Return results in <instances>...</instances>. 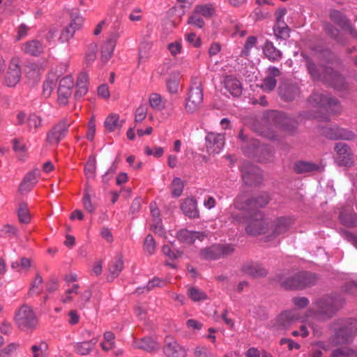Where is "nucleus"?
Instances as JSON below:
<instances>
[{
	"instance_id": "obj_1",
	"label": "nucleus",
	"mask_w": 357,
	"mask_h": 357,
	"mask_svg": "<svg viewBox=\"0 0 357 357\" xmlns=\"http://www.w3.org/2000/svg\"><path fill=\"white\" fill-rule=\"evenodd\" d=\"M252 203L243 197H237L233 204L234 211L230 213V221L234 225L245 224V231L250 236L265 234L268 222L261 211H250Z\"/></svg>"
},
{
	"instance_id": "obj_2",
	"label": "nucleus",
	"mask_w": 357,
	"mask_h": 357,
	"mask_svg": "<svg viewBox=\"0 0 357 357\" xmlns=\"http://www.w3.org/2000/svg\"><path fill=\"white\" fill-rule=\"evenodd\" d=\"M307 71L314 80H321L332 84L335 88H340L344 82L343 77L331 68L315 65L313 61L307 56H304Z\"/></svg>"
},
{
	"instance_id": "obj_3",
	"label": "nucleus",
	"mask_w": 357,
	"mask_h": 357,
	"mask_svg": "<svg viewBox=\"0 0 357 357\" xmlns=\"http://www.w3.org/2000/svg\"><path fill=\"white\" fill-rule=\"evenodd\" d=\"M343 303L344 300L340 296H326L316 303L317 316L321 319H329L342 307Z\"/></svg>"
},
{
	"instance_id": "obj_4",
	"label": "nucleus",
	"mask_w": 357,
	"mask_h": 357,
	"mask_svg": "<svg viewBox=\"0 0 357 357\" xmlns=\"http://www.w3.org/2000/svg\"><path fill=\"white\" fill-rule=\"evenodd\" d=\"M337 332L334 342L336 344H344L351 342L357 333V321L356 319H342L336 321Z\"/></svg>"
},
{
	"instance_id": "obj_5",
	"label": "nucleus",
	"mask_w": 357,
	"mask_h": 357,
	"mask_svg": "<svg viewBox=\"0 0 357 357\" xmlns=\"http://www.w3.org/2000/svg\"><path fill=\"white\" fill-rule=\"evenodd\" d=\"M315 277L308 273L301 272L280 280V286L285 289H300L315 282Z\"/></svg>"
},
{
	"instance_id": "obj_6",
	"label": "nucleus",
	"mask_w": 357,
	"mask_h": 357,
	"mask_svg": "<svg viewBox=\"0 0 357 357\" xmlns=\"http://www.w3.org/2000/svg\"><path fill=\"white\" fill-rule=\"evenodd\" d=\"M14 320L17 327L22 331L33 329L38 324V319L33 309L27 305H23L18 309L15 312Z\"/></svg>"
},
{
	"instance_id": "obj_7",
	"label": "nucleus",
	"mask_w": 357,
	"mask_h": 357,
	"mask_svg": "<svg viewBox=\"0 0 357 357\" xmlns=\"http://www.w3.org/2000/svg\"><path fill=\"white\" fill-rule=\"evenodd\" d=\"M203 89L200 83H194L189 89L185 108L187 112L194 113L199 109L203 102Z\"/></svg>"
},
{
	"instance_id": "obj_8",
	"label": "nucleus",
	"mask_w": 357,
	"mask_h": 357,
	"mask_svg": "<svg viewBox=\"0 0 357 357\" xmlns=\"http://www.w3.org/2000/svg\"><path fill=\"white\" fill-rule=\"evenodd\" d=\"M309 102L313 107H324L329 112L338 111V101L328 94L314 93L309 98Z\"/></svg>"
},
{
	"instance_id": "obj_9",
	"label": "nucleus",
	"mask_w": 357,
	"mask_h": 357,
	"mask_svg": "<svg viewBox=\"0 0 357 357\" xmlns=\"http://www.w3.org/2000/svg\"><path fill=\"white\" fill-rule=\"evenodd\" d=\"M234 248L230 245H213L209 248L202 249L200 255L202 259L214 260L222 257L229 255L234 252Z\"/></svg>"
},
{
	"instance_id": "obj_10",
	"label": "nucleus",
	"mask_w": 357,
	"mask_h": 357,
	"mask_svg": "<svg viewBox=\"0 0 357 357\" xmlns=\"http://www.w3.org/2000/svg\"><path fill=\"white\" fill-rule=\"evenodd\" d=\"M321 134L330 139L353 140L356 135L351 130L338 126H325L321 128Z\"/></svg>"
},
{
	"instance_id": "obj_11",
	"label": "nucleus",
	"mask_w": 357,
	"mask_h": 357,
	"mask_svg": "<svg viewBox=\"0 0 357 357\" xmlns=\"http://www.w3.org/2000/svg\"><path fill=\"white\" fill-rule=\"evenodd\" d=\"M293 221L289 218L280 217L275 219L270 227V234L266 236L267 241H273L284 234L291 225Z\"/></svg>"
},
{
	"instance_id": "obj_12",
	"label": "nucleus",
	"mask_w": 357,
	"mask_h": 357,
	"mask_svg": "<svg viewBox=\"0 0 357 357\" xmlns=\"http://www.w3.org/2000/svg\"><path fill=\"white\" fill-rule=\"evenodd\" d=\"M69 126L67 120L62 119L47 133V142L50 144H57L66 135Z\"/></svg>"
},
{
	"instance_id": "obj_13",
	"label": "nucleus",
	"mask_w": 357,
	"mask_h": 357,
	"mask_svg": "<svg viewBox=\"0 0 357 357\" xmlns=\"http://www.w3.org/2000/svg\"><path fill=\"white\" fill-rule=\"evenodd\" d=\"M242 178L247 185H256L263 179L261 170L252 165H244L242 167Z\"/></svg>"
},
{
	"instance_id": "obj_14",
	"label": "nucleus",
	"mask_w": 357,
	"mask_h": 357,
	"mask_svg": "<svg viewBox=\"0 0 357 357\" xmlns=\"http://www.w3.org/2000/svg\"><path fill=\"white\" fill-rule=\"evenodd\" d=\"M274 123L276 128L292 135L297 130V121L284 113H277L274 116Z\"/></svg>"
},
{
	"instance_id": "obj_15",
	"label": "nucleus",
	"mask_w": 357,
	"mask_h": 357,
	"mask_svg": "<svg viewBox=\"0 0 357 357\" xmlns=\"http://www.w3.org/2000/svg\"><path fill=\"white\" fill-rule=\"evenodd\" d=\"M20 62L18 58H13L9 63L4 79L6 84L9 87L15 86L20 80L21 68Z\"/></svg>"
},
{
	"instance_id": "obj_16",
	"label": "nucleus",
	"mask_w": 357,
	"mask_h": 357,
	"mask_svg": "<svg viewBox=\"0 0 357 357\" xmlns=\"http://www.w3.org/2000/svg\"><path fill=\"white\" fill-rule=\"evenodd\" d=\"M335 150L337 153L336 162L340 166H351L353 164V154L350 147L342 142L335 144Z\"/></svg>"
},
{
	"instance_id": "obj_17",
	"label": "nucleus",
	"mask_w": 357,
	"mask_h": 357,
	"mask_svg": "<svg viewBox=\"0 0 357 357\" xmlns=\"http://www.w3.org/2000/svg\"><path fill=\"white\" fill-rule=\"evenodd\" d=\"M224 144V136L221 134L211 132L206 137V148L209 154L219 153Z\"/></svg>"
},
{
	"instance_id": "obj_18",
	"label": "nucleus",
	"mask_w": 357,
	"mask_h": 357,
	"mask_svg": "<svg viewBox=\"0 0 357 357\" xmlns=\"http://www.w3.org/2000/svg\"><path fill=\"white\" fill-rule=\"evenodd\" d=\"M119 36L120 34L118 31L112 32L103 43L100 50V56L102 61L107 62L112 57L116 40L119 38Z\"/></svg>"
},
{
	"instance_id": "obj_19",
	"label": "nucleus",
	"mask_w": 357,
	"mask_h": 357,
	"mask_svg": "<svg viewBox=\"0 0 357 357\" xmlns=\"http://www.w3.org/2000/svg\"><path fill=\"white\" fill-rule=\"evenodd\" d=\"M281 75V71L279 68L275 66H270L267 69V75L263 79L261 84V89L266 91H272L276 86L277 80L275 77Z\"/></svg>"
},
{
	"instance_id": "obj_20",
	"label": "nucleus",
	"mask_w": 357,
	"mask_h": 357,
	"mask_svg": "<svg viewBox=\"0 0 357 357\" xmlns=\"http://www.w3.org/2000/svg\"><path fill=\"white\" fill-rule=\"evenodd\" d=\"M166 346L164 349L167 357H185L186 352L176 341L171 337L165 339Z\"/></svg>"
},
{
	"instance_id": "obj_21",
	"label": "nucleus",
	"mask_w": 357,
	"mask_h": 357,
	"mask_svg": "<svg viewBox=\"0 0 357 357\" xmlns=\"http://www.w3.org/2000/svg\"><path fill=\"white\" fill-rule=\"evenodd\" d=\"M297 319L298 317L294 312L285 311L277 317L274 327L277 330H284L289 327Z\"/></svg>"
},
{
	"instance_id": "obj_22",
	"label": "nucleus",
	"mask_w": 357,
	"mask_h": 357,
	"mask_svg": "<svg viewBox=\"0 0 357 357\" xmlns=\"http://www.w3.org/2000/svg\"><path fill=\"white\" fill-rule=\"evenodd\" d=\"M223 83L225 88L234 97H239L242 94L243 88L241 83L234 76H226Z\"/></svg>"
},
{
	"instance_id": "obj_23",
	"label": "nucleus",
	"mask_w": 357,
	"mask_h": 357,
	"mask_svg": "<svg viewBox=\"0 0 357 357\" xmlns=\"http://www.w3.org/2000/svg\"><path fill=\"white\" fill-rule=\"evenodd\" d=\"M299 94V89L295 84H282L279 86V95L285 101H292Z\"/></svg>"
},
{
	"instance_id": "obj_24",
	"label": "nucleus",
	"mask_w": 357,
	"mask_h": 357,
	"mask_svg": "<svg viewBox=\"0 0 357 357\" xmlns=\"http://www.w3.org/2000/svg\"><path fill=\"white\" fill-rule=\"evenodd\" d=\"M22 50L26 54L38 56L44 51V45L38 40H31L22 45Z\"/></svg>"
},
{
	"instance_id": "obj_25",
	"label": "nucleus",
	"mask_w": 357,
	"mask_h": 357,
	"mask_svg": "<svg viewBox=\"0 0 357 357\" xmlns=\"http://www.w3.org/2000/svg\"><path fill=\"white\" fill-rule=\"evenodd\" d=\"M123 259L121 254H117L114 259L110 262L109 266L108 280H113L119 276L123 268Z\"/></svg>"
},
{
	"instance_id": "obj_26",
	"label": "nucleus",
	"mask_w": 357,
	"mask_h": 357,
	"mask_svg": "<svg viewBox=\"0 0 357 357\" xmlns=\"http://www.w3.org/2000/svg\"><path fill=\"white\" fill-rule=\"evenodd\" d=\"M206 235L203 232L191 231L187 229H181L177 233L178 239L186 244H191L196 239L203 240Z\"/></svg>"
},
{
	"instance_id": "obj_27",
	"label": "nucleus",
	"mask_w": 357,
	"mask_h": 357,
	"mask_svg": "<svg viewBox=\"0 0 357 357\" xmlns=\"http://www.w3.org/2000/svg\"><path fill=\"white\" fill-rule=\"evenodd\" d=\"M262 50L266 57L272 62L278 61L282 57V52L277 49L271 41L266 40Z\"/></svg>"
},
{
	"instance_id": "obj_28",
	"label": "nucleus",
	"mask_w": 357,
	"mask_h": 357,
	"mask_svg": "<svg viewBox=\"0 0 357 357\" xmlns=\"http://www.w3.org/2000/svg\"><path fill=\"white\" fill-rule=\"evenodd\" d=\"M242 269L245 273L253 278L265 277L268 274V271L263 266L257 263L246 264Z\"/></svg>"
},
{
	"instance_id": "obj_29",
	"label": "nucleus",
	"mask_w": 357,
	"mask_h": 357,
	"mask_svg": "<svg viewBox=\"0 0 357 357\" xmlns=\"http://www.w3.org/2000/svg\"><path fill=\"white\" fill-rule=\"evenodd\" d=\"M38 177V174L35 171L26 174L22 182L20 185L19 191L21 193H26L30 191L37 183Z\"/></svg>"
},
{
	"instance_id": "obj_30",
	"label": "nucleus",
	"mask_w": 357,
	"mask_h": 357,
	"mask_svg": "<svg viewBox=\"0 0 357 357\" xmlns=\"http://www.w3.org/2000/svg\"><path fill=\"white\" fill-rule=\"evenodd\" d=\"M237 197H243L246 201L252 203L250 204V211H257L255 208H262L268 204L269 202V197L267 194L264 193L256 197H248L244 194L239 195Z\"/></svg>"
},
{
	"instance_id": "obj_31",
	"label": "nucleus",
	"mask_w": 357,
	"mask_h": 357,
	"mask_svg": "<svg viewBox=\"0 0 357 357\" xmlns=\"http://www.w3.org/2000/svg\"><path fill=\"white\" fill-rule=\"evenodd\" d=\"M183 212L190 218H197L199 212L197 208V202L192 197L186 198L181 205Z\"/></svg>"
},
{
	"instance_id": "obj_32",
	"label": "nucleus",
	"mask_w": 357,
	"mask_h": 357,
	"mask_svg": "<svg viewBox=\"0 0 357 357\" xmlns=\"http://www.w3.org/2000/svg\"><path fill=\"white\" fill-rule=\"evenodd\" d=\"M88 82H89V75L86 73H81L77 80L76 84V91L75 93V96L78 98H82L84 96L88 91Z\"/></svg>"
},
{
	"instance_id": "obj_33",
	"label": "nucleus",
	"mask_w": 357,
	"mask_h": 357,
	"mask_svg": "<svg viewBox=\"0 0 357 357\" xmlns=\"http://www.w3.org/2000/svg\"><path fill=\"white\" fill-rule=\"evenodd\" d=\"M330 17L334 22H335L342 28L347 27L351 35L354 36H356V31L353 29L351 26L349 24L348 20L342 15V14L339 10H331L330 12Z\"/></svg>"
},
{
	"instance_id": "obj_34",
	"label": "nucleus",
	"mask_w": 357,
	"mask_h": 357,
	"mask_svg": "<svg viewBox=\"0 0 357 357\" xmlns=\"http://www.w3.org/2000/svg\"><path fill=\"white\" fill-rule=\"evenodd\" d=\"M320 166L316 163L307 161H298L294 167V172L297 174H305L311 172L319 171Z\"/></svg>"
},
{
	"instance_id": "obj_35",
	"label": "nucleus",
	"mask_w": 357,
	"mask_h": 357,
	"mask_svg": "<svg viewBox=\"0 0 357 357\" xmlns=\"http://www.w3.org/2000/svg\"><path fill=\"white\" fill-rule=\"evenodd\" d=\"M134 347L151 352L158 349L156 341L150 337H145L134 342Z\"/></svg>"
},
{
	"instance_id": "obj_36",
	"label": "nucleus",
	"mask_w": 357,
	"mask_h": 357,
	"mask_svg": "<svg viewBox=\"0 0 357 357\" xmlns=\"http://www.w3.org/2000/svg\"><path fill=\"white\" fill-rule=\"evenodd\" d=\"M152 43L149 41H142L139 47L138 51V64L146 62L151 56V50Z\"/></svg>"
},
{
	"instance_id": "obj_37",
	"label": "nucleus",
	"mask_w": 357,
	"mask_h": 357,
	"mask_svg": "<svg viewBox=\"0 0 357 357\" xmlns=\"http://www.w3.org/2000/svg\"><path fill=\"white\" fill-rule=\"evenodd\" d=\"M123 121L119 120V115L112 114L109 115L105 121V126L109 132L120 129L123 126Z\"/></svg>"
},
{
	"instance_id": "obj_38",
	"label": "nucleus",
	"mask_w": 357,
	"mask_h": 357,
	"mask_svg": "<svg viewBox=\"0 0 357 357\" xmlns=\"http://www.w3.org/2000/svg\"><path fill=\"white\" fill-rule=\"evenodd\" d=\"M98 342V338L93 337L89 341H84L77 343L75 346L76 351L81 355H86L89 354L91 349Z\"/></svg>"
},
{
	"instance_id": "obj_39",
	"label": "nucleus",
	"mask_w": 357,
	"mask_h": 357,
	"mask_svg": "<svg viewBox=\"0 0 357 357\" xmlns=\"http://www.w3.org/2000/svg\"><path fill=\"white\" fill-rule=\"evenodd\" d=\"M341 223L348 227L357 225V214L354 212H341L339 215Z\"/></svg>"
},
{
	"instance_id": "obj_40",
	"label": "nucleus",
	"mask_w": 357,
	"mask_h": 357,
	"mask_svg": "<svg viewBox=\"0 0 357 357\" xmlns=\"http://www.w3.org/2000/svg\"><path fill=\"white\" fill-rule=\"evenodd\" d=\"M273 33L277 39L286 40L289 37L290 28L286 23H275Z\"/></svg>"
},
{
	"instance_id": "obj_41",
	"label": "nucleus",
	"mask_w": 357,
	"mask_h": 357,
	"mask_svg": "<svg viewBox=\"0 0 357 357\" xmlns=\"http://www.w3.org/2000/svg\"><path fill=\"white\" fill-rule=\"evenodd\" d=\"M194 10L205 18L211 17L215 13V8L213 4H199L195 6Z\"/></svg>"
},
{
	"instance_id": "obj_42",
	"label": "nucleus",
	"mask_w": 357,
	"mask_h": 357,
	"mask_svg": "<svg viewBox=\"0 0 357 357\" xmlns=\"http://www.w3.org/2000/svg\"><path fill=\"white\" fill-rule=\"evenodd\" d=\"M187 293L189 298L194 302H199L208 298L207 294L204 291L195 287H189Z\"/></svg>"
},
{
	"instance_id": "obj_43",
	"label": "nucleus",
	"mask_w": 357,
	"mask_h": 357,
	"mask_svg": "<svg viewBox=\"0 0 357 357\" xmlns=\"http://www.w3.org/2000/svg\"><path fill=\"white\" fill-rule=\"evenodd\" d=\"M54 72L50 73L48 75V78L43 84V96L45 98L50 97L51 93L56 84V76L54 75Z\"/></svg>"
},
{
	"instance_id": "obj_44",
	"label": "nucleus",
	"mask_w": 357,
	"mask_h": 357,
	"mask_svg": "<svg viewBox=\"0 0 357 357\" xmlns=\"http://www.w3.org/2000/svg\"><path fill=\"white\" fill-rule=\"evenodd\" d=\"M17 216L21 223L27 224L30 222V213L26 203L22 202L20 204L17 209Z\"/></svg>"
},
{
	"instance_id": "obj_45",
	"label": "nucleus",
	"mask_w": 357,
	"mask_h": 357,
	"mask_svg": "<svg viewBox=\"0 0 357 357\" xmlns=\"http://www.w3.org/2000/svg\"><path fill=\"white\" fill-rule=\"evenodd\" d=\"M165 284L166 282L164 280L155 277L149 281L146 286L138 288L137 291H139V293H144L145 291H149L155 287H163Z\"/></svg>"
},
{
	"instance_id": "obj_46",
	"label": "nucleus",
	"mask_w": 357,
	"mask_h": 357,
	"mask_svg": "<svg viewBox=\"0 0 357 357\" xmlns=\"http://www.w3.org/2000/svg\"><path fill=\"white\" fill-rule=\"evenodd\" d=\"M26 123L30 131L36 132L42 126V119L36 114H31L26 119Z\"/></svg>"
},
{
	"instance_id": "obj_47",
	"label": "nucleus",
	"mask_w": 357,
	"mask_h": 357,
	"mask_svg": "<svg viewBox=\"0 0 357 357\" xmlns=\"http://www.w3.org/2000/svg\"><path fill=\"white\" fill-rule=\"evenodd\" d=\"M155 248L156 245L153 237L151 234L147 235L144 241V251L148 255H151L155 252Z\"/></svg>"
},
{
	"instance_id": "obj_48",
	"label": "nucleus",
	"mask_w": 357,
	"mask_h": 357,
	"mask_svg": "<svg viewBox=\"0 0 357 357\" xmlns=\"http://www.w3.org/2000/svg\"><path fill=\"white\" fill-rule=\"evenodd\" d=\"M184 188L183 181L178 177H175L172 183V192L176 197H180L182 195Z\"/></svg>"
},
{
	"instance_id": "obj_49",
	"label": "nucleus",
	"mask_w": 357,
	"mask_h": 357,
	"mask_svg": "<svg viewBox=\"0 0 357 357\" xmlns=\"http://www.w3.org/2000/svg\"><path fill=\"white\" fill-rule=\"evenodd\" d=\"M327 348L323 342H317L312 345V349L308 354V357H321L323 350Z\"/></svg>"
},
{
	"instance_id": "obj_50",
	"label": "nucleus",
	"mask_w": 357,
	"mask_h": 357,
	"mask_svg": "<svg viewBox=\"0 0 357 357\" xmlns=\"http://www.w3.org/2000/svg\"><path fill=\"white\" fill-rule=\"evenodd\" d=\"M151 107L155 110H162L165 107L162 97L158 93H153L149 97Z\"/></svg>"
},
{
	"instance_id": "obj_51",
	"label": "nucleus",
	"mask_w": 357,
	"mask_h": 357,
	"mask_svg": "<svg viewBox=\"0 0 357 357\" xmlns=\"http://www.w3.org/2000/svg\"><path fill=\"white\" fill-rule=\"evenodd\" d=\"M96 160L95 157L90 156L84 168V172L88 178H94L96 176Z\"/></svg>"
},
{
	"instance_id": "obj_52",
	"label": "nucleus",
	"mask_w": 357,
	"mask_h": 357,
	"mask_svg": "<svg viewBox=\"0 0 357 357\" xmlns=\"http://www.w3.org/2000/svg\"><path fill=\"white\" fill-rule=\"evenodd\" d=\"M187 22L188 24L193 25L199 29L203 28L205 25V22L204 20L200 17V15L196 13L194 10L191 15L189 16Z\"/></svg>"
},
{
	"instance_id": "obj_53",
	"label": "nucleus",
	"mask_w": 357,
	"mask_h": 357,
	"mask_svg": "<svg viewBox=\"0 0 357 357\" xmlns=\"http://www.w3.org/2000/svg\"><path fill=\"white\" fill-rule=\"evenodd\" d=\"M82 203L84 208L90 213H94L96 210L95 205L92 203L91 196L89 193L88 188H85L84 196L82 198Z\"/></svg>"
},
{
	"instance_id": "obj_54",
	"label": "nucleus",
	"mask_w": 357,
	"mask_h": 357,
	"mask_svg": "<svg viewBox=\"0 0 357 357\" xmlns=\"http://www.w3.org/2000/svg\"><path fill=\"white\" fill-rule=\"evenodd\" d=\"M354 351L355 350L347 347H340L333 351L331 357H351Z\"/></svg>"
},
{
	"instance_id": "obj_55",
	"label": "nucleus",
	"mask_w": 357,
	"mask_h": 357,
	"mask_svg": "<svg viewBox=\"0 0 357 357\" xmlns=\"http://www.w3.org/2000/svg\"><path fill=\"white\" fill-rule=\"evenodd\" d=\"M98 50V45L91 43L89 45L87 51L86 52V61L87 63L93 62L96 59V53Z\"/></svg>"
},
{
	"instance_id": "obj_56",
	"label": "nucleus",
	"mask_w": 357,
	"mask_h": 357,
	"mask_svg": "<svg viewBox=\"0 0 357 357\" xmlns=\"http://www.w3.org/2000/svg\"><path fill=\"white\" fill-rule=\"evenodd\" d=\"M72 91L66 89L58 88V102L60 105H65L68 102V98L71 96Z\"/></svg>"
},
{
	"instance_id": "obj_57",
	"label": "nucleus",
	"mask_w": 357,
	"mask_h": 357,
	"mask_svg": "<svg viewBox=\"0 0 357 357\" xmlns=\"http://www.w3.org/2000/svg\"><path fill=\"white\" fill-rule=\"evenodd\" d=\"M162 253L171 260L176 259L183 255V252L176 250L174 252L168 245H165L162 248Z\"/></svg>"
},
{
	"instance_id": "obj_58",
	"label": "nucleus",
	"mask_w": 357,
	"mask_h": 357,
	"mask_svg": "<svg viewBox=\"0 0 357 357\" xmlns=\"http://www.w3.org/2000/svg\"><path fill=\"white\" fill-rule=\"evenodd\" d=\"M70 17L71 20L68 26H71L75 31L80 29L84 24V18L80 15H72Z\"/></svg>"
},
{
	"instance_id": "obj_59",
	"label": "nucleus",
	"mask_w": 357,
	"mask_h": 357,
	"mask_svg": "<svg viewBox=\"0 0 357 357\" xmlns=\"http://www.w3.org/2000/svg\"><path fill=\"white\" fill-rule=\"evenodd\" d=\"M150 229L160 236H162L165 234L164 229L162 225V220L160 217H156L153 219V222L150 225Z\"/></svg>"
},
{
	"instance_id": "obj_60",
	"label": "nucleus",
	"mask_w": 357,
	"mask_h": 357,
	"mask_svg": "<svg viewBox=\"0 0 357 357\" xmlns=\"http://www.w3.org/2000/svg\"><path fill=\"white\" fill-rule=\"evenodd\" d=\"M147 114V107L146 105H139L136 111L135 114V121L136 123H141L144 119H145Z\"/></svg>"
},
{
	"instance_id": "obj_61",
	"label": "nucleus",
	"mask_w": 357,
	"mask_h": 357,
	"mask_svg": "<svg viewBox=\"0 0 357 357\" xmlns=\"http://www.w3.org/2000/svg\"><path fill=\"white\" fill-rule=\"evenodd\" d=\"M75 31L71 26H69L68 25L66 26L61 31V35L59 36V40L61 43H65L68 41L70 39H71L75 33Z\"/></svg>"
},
{
	"instance_id": "obj_62",
	"label": "nucleus",
	"mask_w": 357,
	"mask_h": 357,
	"mask_svg": "<svg viewBox=\"0 0 357 357\" xmlns=\"http://www.w3.org/2000/svg\"><path fill=\"white\" fill-rule=\"evenodd\" d=\"M167 87L169 93H177L179 88V79L176 77H169L167 81Z\"/></svg>"
},
{
	"instance_id": "obj_63",
	"label": "nucleus",
	"mask_w": 357,
	"mask_h": 357,
	"mask_svg": "<svg viewBox=\"0 0 357 357\" xmlns=\"http://www.w3.org/2000/svg\"><path fill=\"white\" fill-rule=\"evenodd\" d=\"M20 347L18 343H10L4 347L0 352V357H8L13 354Z\"/></svg>"
},
{
	"instance_id": "obj_64",
	"label": "nucleus",
	"mask_w": 357,
	"mask_h": 357,
	"mask_svg": "<svg viewBox=\"0 0 357 357\" xmlns=\"http://www.w3.org/2000/svg\"><path fill=\"white\" fill-rule=\"evenodd\" d=\"M196 357H214V355L204 347H197L195 351Z\"/></svg>"
}]
</instances>
